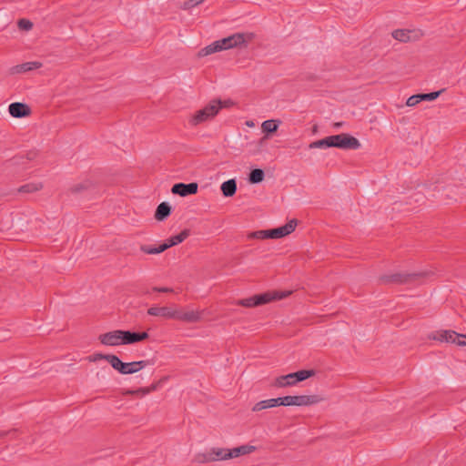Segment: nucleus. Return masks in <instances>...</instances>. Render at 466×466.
I'll return each mask as SVG.
<instances>
[{
	"label": "nucleus",
	"mask_w": 466,
	"mask_h": 466,
	"mask_svg": "<svg viewBox=\"0 0 466 466\" xmlns=\"http://www.w3.org/2000/svg\"><path fill=\"white\" fill-rule=\"evenodd\" d=\"M253 38V34L236 33L228 37L220 39V44L224 50L234 47L247 46V44Z\"/></svg>",
	"instance_id": "0eeeda50"
},
{
	"label": "nucleus",
	"mask_w": 466,
	"mask_h": 466,
	"mask_svg": "<svg viewBox=\"0 0 466 466\" xmlns=\"http://www.w3.org/2000/svg\"><path fill=\"white\" fill-rule=\"evenodd\" d=\"M247 126H253V123H247Z\"/></svg>",
	"instance_id": "37998d69"
},
{
	"label": "nucleus",
	"mask_w": 466,
	"mask_h": 466,
	"mask_svg": "<svg viewBox=\"0 0 466 466\" xmlns=\"http://www.w3.org/2000/svg\"><path fill=\"white\" fill-rule=\"evenodd\" d=\"M212 453L215 457V461H226L232 459L231 449L213 447Z\"/></svg>",
	"instance_id": "4be33fe9"
},
{
	"label": "nucleus",
	"mask_w": 466,
	"mask_h": 466,
	"mask_svg": "<svg viewBox=\"0 0 466 466\" xmlns=\"http://www.w3.org/2000/svg\"><path fill=\"white\" fill-rule=\"evenodd\" d=\"M297 226H298V219L293 218L281 227L268 229L269 230V238H280L286 237V236L291 234L295 230Z\"/></svg>",
	"instance_id": "9d476101"
},
{
	"label": "nucleus",
	"mask_w": 466,
	"mask_h": 466,
	"mask_svg": "<svg viewBox=\"0 0 466 466\" xmlns=\"http://www.w3.org/2000/svg\"><path fill=\"white\" fill-rule=\"evenodd\" d=\"M314 370H301L296 372L289 373L277 377L271 383L275 388H285L297 385L299 382L303 381L315 375Z\"/></svg>",
	"instance_id": "20e7f679"
},
{
	"label": "nucleus",
	"mask_w": 466,
	"mask_h": 466,
	"mask_svg": "<svg viewBox=\"0 0 466 466\" xmlns=\"http://www.w3.org/2000/svg\"><path fill=\"white\" fill-rule=\"evenodd\" d=\"M147 314L150 316L163 317L166 319H174L175 309L169 307H151L147 309Z\"/></svg>",
	"instance_id": "f3484780"
},
{
	"label": "nucleus",
	"mask_w": 466,
	"mask_h": 466,
	"mask_svg": "<svg viewBox=\"0 0 466 466\" xmlns=\"http://www.w3.org/2000/svg\"><path fill=\"white\" fill-rule=\"evenodd\" d=\"M149 338V334L146 331L134 332L130 330H114L101 334L99 341L106 346H118L122 344H134L143 341Z\"/></svg>",
	"instance_id": "f257e3e1"
},
{
	"label": "nucleus",
	"mask_w": 466,
	"mask_h": 466,
	"mask_svg": "<svg viewBox=\"0 0 466 466\" xmlns=\"http://www.w3.org/2000/svg\"><path fill=\"white\" fill-rule=\"evenodd\" d=\"M42 183H28L21 186L18 188V192L20 193H33L42 189Z\"/></svg>",
	"instance_id": "7c9ffc66"
},
{
	"label": "nucleus",
	"mask_w": 466,
	"mask_h": 466,
	"mask_svg": "<svg viewBox=\"0 0 466 466\" xmlns=\"http://www.w3.org/2000/svg\"><path fill=\"white\" fill-rule=\"evenodd\" d=\"M41 66H42L41 62H37V61L25 62V63L12 66L10 68V73L13 75L25 73V72L32 71L35 69H38Z\"/></svg>",
	"instance_id": "2eb2a0df"
},
{
	"label": "nucleus",
	"mask_w": 466,
	"mask_h": 466,
	"mask_svg": "<svg viewBox=\"0 0 466 466\" xmlns=\"http://www.w3.org/2000/svg\"><path fill=\"white\" fill-rule=\"evenodd\" d=\"M421 35L420 31L409 29H397L392 32V37L400 42H409L418 39Z\"/></svg>",
	"instance_id": "ddd939ff"
},
{
	"label": "nucleus",
	"mask_w": 466,
	"mask_h": 466,
	"mask_svg": "<svg viewBox=\"0 0 466 466\" xmlns=\"http://www.w3.org/2000/svg\"><path fill=\"white\" fill-rule=\"evenodd\" d=\"M140 250L146 254L155 255L164 252L166 250V247H164L163 244L159 245L158 247L141 245Z\"/></svg>",
	"instance_id": "2f4dec72"
},
{
	"label": "nucleus",
	"mask_w": 466,
	"mask_h": 466,
	"mask_svg": "<svg viewBox=\"0 0 466 466\" xmlns=\"http://www.w3.org/2000/svg\"><path fill=\"white\" fill-rule=\"evenodd\" d=\"M323 398L319 395H296L281 397L282 406H310L319 403Z\"/></svg>",
	"instance_id": "423d86ee"
},
{
	"label": "nucleus",
	"mask_w": 466,
	"mask_h": 466,
	"mask_svg": "<svg viewBox=\"0 0 466 466\" xmlns=\"http://www.w3.org/2000/svg\"><path fill=\"white\" fill-rule=\"evenodd\" d=\"M167 378V377H163L162 379H160L158 381L153 383L151 386L149 387H146V388H140L138 390H127L125 394H128V395H135V394H138V393H141L143 395H146V394H148L150 393L151 391H154L156 390L159 386L160 384L165 381Z\"/></svg>",
	"instance_id": "aec40b11"
},
{
	"label": "nucleus",
	"mask_w": 466,
	"mask_h": 466,
	"mask_svg": "<svg viewBox=\"0 0 466 466\" xmlns=\"http://www.w3.org/2000/svg\"><path fill=\"white\" fill-rule=\"evenodd\" d=\"M171 213V206L167 202L160 203L155 212V218L158 221L165 220Z\"/></svg>",
	"instance_id": "412c9836"
},
{
	"label": "nucleus",
	"mask_w": 466,
	"mask_h": 466,
	"mask_svg": "<svg viewBox=\"0 0 466 466\" xmlns=\"http://www.w3.org/2000/svg\"><path fill=\"white\" fill-rule=\"evenodd\" d=\"M153 290L157 291V292H164V293L173 292V289L171 288H158V287H155V288H153Z\"/></svg>",
	"instance_id": "58836bf2"
},
{
	"label": "nucleus",
	"mask_w": 466,
	"mask_h": 466,
	"mask_svg": "<svg viewBox=\"0 0 466 466\" xmlns=\"http://www.w3.org/2000/svg\"><path fill=\"white\" fill-rule=\"evenodd\" d=\"M247 126H253V123H247Z\"/></svg>",
	"instance_id": "c03bdc74"
},
{
	"label": "nucleus",
	"mask_w": 466,
	"mask_h": 466,
	"mask_svg": "<svg viewBox=\"0 0 466 466\" xmlns=\"http://www.w3.org/2000/svg\"><path fill=\"white\" fill-rule=\"evenodd\" d=\"M265 173L261 168H254L248 175V181L251 184H258L264 180Z\"/></svg>",
	"instance_id": "c85d7f7f"
},
{
	"label": "nucleus",
	"mask_w": 466,
	"mask_h": 466,
	"mask_svg": "<svg viewBox=\"0 0 466 466\" xmlns=\"http://www.w3.org/2000/svg\"><path fill=\"white\" fill-rule=\"evenodd\" d=\"M220 189L224 197H232L237 191V182L235 179H228L221 184Z\"/></svg>",
	"instance_id": "5701e85b"
},
{
	"label": "nucleus",
	"mask_w": 466,
	"mask_h": 466,
	"mask_svg": "<svg viewBox=\"0 0 466 466\" xmlns=\"http://www.w3.org/2000/svg\"><path fill=\"white\" fill-rule=\"evenodd\" d=\"M277 406H282L281 397L260 400L253 406L252 410L253 411H260L262 410L273 408V407H277Z\"/></svg>",
	"instance_id": "a211bd4d"
},
{
	"label": "nucleus",
	"mask_w": 466,
	"mask_h": 466,
	"mask_svg": "<svg viewBox=\"0 0 466 466\" xmlns=\"http://www.w3.org/2000/svg\"><path fill=\"white\" fill-rule=\"evenodd\" d=\"M332 140L331 137H327L325 138L316 140L314 142H311L309 146V148H326V147H332Z\"/></svg>",
	"instance_id": "c756f323"
},
{
	"label": "nucleus",
	"mask_w": 466,
	"mask_h": 466,
	"mask_svg": "<svg viewBox=\"0 0 466 466\" xmlns=\"http://www.w3.org/2000/svg\"><path fill=\"white\" fill-rule=\"evenodd\" d=\"M8 112L13 117L22 118L28 116L31 114V109L25 103L15 102L9 105Z\"/></svg>",
	"instance_id": "4468645a"
},
{
	"label": "nucleus",
	"mask_w": 466,
	"mask_h": 466,
	"mask_svg": "<svg viewBox=\"0 0 466 466\" xmlns=\"http://www.w3.org/2000/svg\"><path fill=\"white\" fill-rule=\"evenodd\" d=\"M335 127H341V123H336V124H335Z\"/></svg>",
	"instance_id": "79ce46f5"
},
{
	"label": "nucleus",
	"mask_w": 466,
	"mask_h": 466,
	"mask_svg": "<svg viewBox=\"0 0 466 466\" xmlns=\"http://www.w3.org/2000/svg\"><path fill=\"white\" fill-rule=\"evenodd\" d=\"M255 450H256V447L252 446V445H242L239 447L233 448V449H231L232 459L238 458L241 455L249 454V453L253 452Z\"/></svg>",
	"instance_id": "a878e982"
},
{
	"label": "nucleus",
	"mask_w": 466,
	"mask_h": 466,
	"mask_svg": "<svg viewBox=\"0 0 466 466\" xmlns=\"http://www.w3.org/2000/svg\"><path fill=\"white\" fill-rule=\"evenodd\" d=\"M18 26L20 29L30 30L33 27V23L23 18L18 21Z\"/></svg>",
	"instance_id": "c9c22d12"
},
{
	"label": "nucleus",
	"mask_w": 466,
	"mask_h": 466,
	"mask_svg": "<svg viewBox=\"0 0 466 466\" xmlns=\"http://www.w3.org/2000/svg\"><path fill=\"white\" fill-rule=\"evenodd\" d=\"M92 187V183L89 180H86L80 183H77L70 187V191L72 193H80L84 190H87Z\"/></svg>",
	"instance_id": "473e14b6"
},
{
	"label": "nucleus",
	"mask_w": 466,
	"mask_h": 466,
	"mask_svg": "<svg viewBox=\"0 0 466 466\" xmlns=\"http://www.w3.org/2000/svg\"><path fill=\"white\" fill-rule=\"evenodd\" d=\"M106 358H107V354L95 353V354H93V355L88 357V360L91 361V362H96V361L100 360H106Z\"/></svg>",
	"instance_id": "4c0bfd02"
},
{
	"label": "nucleus",
	"mask_w": 466,
	"mask_h": 466,
	"mask_svg": "<svg viewBox=\"0 0 466 466\" xmlns=\"http://www.w3.org/2000/svg\"><path fill=\"white\" fill-rule=\"evenodd\" d=\"M150 364V360H138L132 362H125L124 370L122 375H129L136 373L145 368L147 365Z\"/></svg>",
	"instance_id": "dca6fc26"
},
{
	"label": "nucleus",
	"mask_w": 466,
	"mask_h": 466,
	"mask_svg": "<svg viewBox=\"0 0 466 466\" xmlns=\"http://www.w3.org/2000/svg\"><path fill=\"white\" fill-rule=\"evenodd\" d=\"M35 155H36L35 153H30V154L27 155L28 156L27 158L28 159H33L35 157Z\"/></svg>",
	"instance_id": "ea45409f"
},
{
	"label": "nucleus",
	"mask_w": 466,
	"mask_h": 466,
	"mask_svg": "<svg viewBox=\"0 0 466 466\" xmlns=\"http://www.w3.org/2000/svg\"><path fill=\"white\" fill-rule=\"evenodd\" d=\"M291 294V291H268L261 294H257L252 297L239 299L237 304L246 308H253L261 306L271 301L282 299Z\"/></svg>",
	"instance_id": "7ed1b4c3"
},
{
	"label": "nucleus",
	"mask_w": 466,
	"mask_h": 466,
	"mask_svg": "<svg viewBox=\"0 0 466 466\" xmlns=\"http://www.w3.org/2000/svg\"><path fill=\"white\" fill-rule=\"evenodd\" d=\"M193 461L198 464L209 463L215 461L213 457L212 449L204 452H198L194 456Z\"/></svg>",
	"instance_id": "b1692460"
},
{
	"label": "nucleus",
	"mask_w": 466,
	"mask_h": 466,
	"mask_svg": "<svg viewBox=\"0 0 466 466\" xmlns=\"http://www.w3.org/2000/svg\"><path fill=\"white\" fill-rule=\"evenodd\" d=\"M224 50V47H222L220 41L217 40L210 45L207 46L206 47L202 48L198 52V56H206L219 51Z\"/></svg>",
	"instance_id": "393cba45"
},
{
	"label": "nucleus",
	"mask_w": 466,
	"mask_h": 466,
	"mask_svg": "<svg viewBox=\"0 0 466 466\" xmlns=\"http://www.w3.org/2000/svg\"><path fill=\"white\" fill-rule=\"evenodd\" d=\"M198 185L195 182L185 184V183H177L172 188L171 192L175 195H178L181 197H187L189 195L196 194L198 192Z\"/></svg>",
	"instance_id": "9b49d317"
},
{
	"label": "nucleus",
	"mask_w": 466,
	"mask_h": 466,
	"mask_svg": "<svg viewBox=\"0 0 466 466\" xmlns=\"http://www.w3.org/2000/svg\"><path fill=\"white\" fill-rule=\"evenodd\" d=\"M247 126H253V123H247Z\"/></svg>",
	"instance_id": "a18cd8bd"
},
{
	"label": "nucleus",
	"mask_w": 466,
	"mask_h": 466,
	"mask_svg": "<svg viewBox=\"0 0 466 466\" xmlns=\"http://www.w3.org/2000/svg\"><path fill=\"white\" fill-rule=\"evenodd\" d=\"M420 102V99L419 97V94L417 95H413V96H410L408 99H407V102H406V105L408 106H416L417 104H419Z\"/></svg>",
	"instance_id": "e433bc0d"
},
{
	"label": "nucleus",
	"mask_w": 466,
	"mask_h": 466,
	"mask_svg": "<svg viewBox=\"0 0 466 466\" xmlns=\"http://www.w3.org/2000/svg\"><path fill=\"white\" fill-rule=\"evenodd\" d=\"M248 238H258V239L269 238V230H258V231L251 232L248 235Z\"/></svg>",
	"instance_id": "f704fd0d"
},
{
	"label": "nucleus",
	"mask_w": 466,
	"mask_h": 466,
	"mask_svg": "<svg viewBox=\"0 0 466 466\" xmlns=\"http://www.w3.org/2000/svg\"><path fill=\"white\" fill-rule=\"evenodd\" d=\"M231 101H221L212 100L208 105H207L202 109L197 111L190 119V124L192 126H198L203 122L209 121L214 118L219 112V110L223 107H227L231 105Z\"/></svg>",
	"instance_id": "f03ea898"
},
{
	"label": "nucleus",
	"mask_w": 466,
	"mask_h": 466,
	"mask_svg": "<svg viewBox=\"0 0 466 466\" xmlns=\"http://www.w3.org/2000/svg\"><path fill=\"white\" fill-rule=\"evenodd\" d=\"M432 339L439 341L454 343L459 346L466 345V335L457 333L453 330H441L432 336Z\"/></svg>",
	"instance_id": "1a4fd4ad"
},
{
	"label": "nucleus",
	"mask_w": 466,
	"mask_h": 466,
	"mask_svg": "<svg viewBox=\"0 0 466 466\" xmlns=\"http://www.w3.org/2000/svg\"><path fill=\"white\" fill-rule=\"evenodd\" d=\"M6 434H7V431H0V439L6 436Z\"/></svg>",
	"instance_id": "a19ab883"
},
{
	"label": "nucleus",
	"mask_w": 466,
	"mask_h": 466,
	"mask_svg": "<svg viewBox=\"0 0 466 466\" xmlns=\"http://www.w3.org/2000/svg\"><path fill=\"white\" fill-rule=\"evenodd\" d=\"M444 91V89L431 92V93H424V94H419V97L420 101L427 100V101H432L435 100L440 96V95Z\"/></svg>",
	"instance_id": "72a5a7b5"
},
{
	"label": "nucleus",
	"mask_w": 466,
	"mask_h": 466,
	"mask_svg": "<svg viewBox=\"0 0 466 466\" xmlns=\"http://www.w3.org/2000/svg\"><path fill=\"white\" fill-rule=\"evenodd\" d=\"M332 140V147L342 149H359L360 147V141L347 133L330 136Z\"/></svg>",
	"instance_id": "6e6552de"
},
{
	"label": "nucleus",
	"mask_w": 466,
	"mask_h": 466,
	"mask_svg": "<svg viewBox=\"0 0 466 466\" xmlns=\"http://www.w3.org/2000/svg\"><path fill=\"white\" fill-rule=\"evenodd\" d=\"M189 236V230L184 229L179 234L173 236L167 239L163 246L166 247V250L173 246H176L181 242H183Z\"/></svg>",
	"instance_id": "6ab92c4d"
},
{
	"label": "nucleus",
	"mask_w": 466,
	"mask_h": 466,
	"mask_svg": "<svg viewBox=\"0 0 466 466\" xmlns=\"http://www.w3.org/2000/svg\"><path fill=\"white\" fill-rule=\"evenodd\" d=\"M106 361L109 362V364L112 366L114 370H117L120 374H122L123 370L125 368V362H123L117 356L113 354H107Z\"/></svg>",
	"instance_id": "cd10ccee"
},
{
	"label": "nucleus",
	"mask_w": 466,
	"mask_h": 466,
	"mask_svg": "<svg viewBox=\"0 0 466 466\" xmlns=\"http://www.w3.org/2000/svg\"><path fill=\"white\" fill-rule=\"evenodd\" d=\"M427 272L418 273H394L380 277V282L382 284H413L420 283V279L427 276Z\"/></svg>",
	"instance_id": "39448f33"
},
{
	"label": "nucleus",
	"mask_w": 466,
	"mask_h": 466,
	"mask_svg": "<svg viewBox=\"0 0 466 466\" xmlns=\"http://www.w3.org/2000/svg\"><path fill=\"white\" fill-rule=\"evenodd\" d=\"M202 311L199 310H176L174 319L177 320H181L187 323H196L201 319Z\"/></svg>",
	"instance_id": "f8f14e48"
},
{
	"label": "nucleus",
	"mask_w": 466,
	"mask_h": 466,
	"mask_svg": "<svg viewBox=\"0 0 466 466\" xmlns=\"http://www.w3.org/2000/svg\"><path fill=\"white\" fill-rule=\"evenodd\" d=\"M279 124V120L268 119L262 123L261 128L264 133H275L278 130Z\"/></svg>",
	"instance_id": "bb28decb"
}]
</instances>
